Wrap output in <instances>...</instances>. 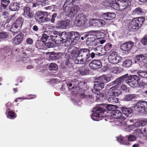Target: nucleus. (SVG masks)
I'll use <instances>...</instances> for the list:
<instances>
[{"instance_id":"obj_7","label":"nucleus","mask_w":147,"mask_h":147,"mask_svg":"<svg viewBox=\"0 0 147 147\" xmlns=\"http://www.w3.org/2000/svg\"><path fill=\"white\" fill-rule=\"evenodd\" d=\"M122 57L118 55L116 52L114 51L112 52L108 57V59L109 62L113 64L118 63L121 61Z\"/></svg>"},{"instance_id":"obj_24","label":"nucleus","mask_w":147,"mask_h":147,"mask_svg":"<svg viewBox=\"0 0 147 147\" xmlns=\"http://www.w3.org/2000/svg\"><path fill=\"white\" fill-rule=\"evenodd\" d=\"M120 10H124L131 5V1L130 0H123L122 1H120Z\"/></svg>"},{"instance_id":"obj_18","label":"nucleus","mask_w":147,"mask_h":147,"mask_svg":"<svg viewBox=\"0 0 147 147\" xmlns=\"http://www.w3.org/2000/svg\"><path fill=\"white\" fill-rule=\"evenodd\" d=\"M23 15L28 20L33 18L34 14L30 11V9L29 7H24L23 8Z\"/></svg>"},{"instance_id":"obj_63","label":"nucleus","mask_w":147,"mask_h":147,"mask_svg":"<svg viewBox=\"0 0 147 147\" xmlns=\"http://www.w3.org/2000/svg\"><path fill=\"white\" fill-rule=\"evenodd\" d=\"M128 140L129 141H132L134 140L136 138L135 136L133 135H130L127 137Z\"/></svg>"},{"instance_id":"obj_59","label":"nucleus","mask_w":147,"mask_h":147,"mask_svg":"<svg viewBox=\"0 0 147 147\" xmlns=\"http://www.w3.org/2000/svg\"><path fill=\"white\" fill-rule=\"evenodd\" d=\"M114 95L113 96H117L120 94V92L117 89V87L115 86V89H114Z\"/></svg>"},{"instance_id":"obj_52","label":"nucleus","mask_w":147,"mask_h":147,"mask_svg":"<svg viewBox=\"0 0 147 147\" xmlns=\"http://www.w3.org/2000/svg\"><path fill=\"white\" fill-rule=\"evenodd\" d=\"M103 48H105L106 52L107 51H109L111 49L112 45L111 44L108 43L106 44Z\"/></svg>"},{"instance_id":"obj_42","label":"nucleus","mask_w":147,"mask_h":147,"mask_svg":"<svg viewBox=\"0 0 147 147\" xmlns=\"http://www.w3.org/2000/svg\"><path fill=\"white\" fill-rule=\"evenodd\" d=\"M132 61L130 59H127L123 63V66L126 67H130L132 64Z\"/></svg>"},{"instance_id":"obj_45","label":"nucleus","mask_w":147,"mask_h":147,"mask_svg":"<svg viewBox=\"0 0 147 147\" xmlns=\"http://www.w3.org/2000/svg\"><path fill=\"white\" fill-rule=\"evenodd\" d=\"M7 117L9 119H13L16 117V116L13 112L10 111L8 112Z\"/></svg>"},{"instance_id":"obj_29","label":"nucleus","mask_w":147,"mask_h":147,"mask_svg":"<svg viewBox=\"0 0 147 147\" xmlns=\"http://www.w3.org/2000/svg\"><path fill=\"white\" fill-rule=\"evenodd\" d=\"M104 85L105 84L99 79L98 81L94 82V88H98L99 89L101 90L104 88Z\"/></svg>"},{"instance_id":"obj_14","label":"nucleus","mask_w":147,"mask_h":147,"mask_svg":"<svg viewBox=\"0 0 147 147\" xmlns=\"http://www.w3.org/2000/svg\"><path fill=\"white\" fill-rule=\"evenodd\" d=\"M146 124H147V119L141 121H138L136 122H135L134 125H129L127 128V130L130 132L131 130L134 129L135 127L144 126Z\"/></svg>"},{"instance_id":"obj_23","label":"nucleus","mask_w":147,"mask_h":147,"mask_svg":"<svg viewBox=\"0 0 147 147\" xmlns=\"http://www.w3.org/2000/svg\"><path fill=\"white\" fill-rule=\"evenodd\" d=\"M102 17L106 20H110L114 18L116 16V15L113 13L107 12L102 14Z\"/></svg>"},{"instance_id":"obj_34","label":"nucleus","mask_w":147,"mask_h":147,"mask_svg":"<svg viewBox=\"0 0 147 147\" xmlns=\"http://www.w3.org/2000/svg\"><path fill=\"white\" fill-rule=\"evenodd\" d=\"M142 9L140 7H137L134 9L132 11V13L134 15H142L144 13Z\"/></svg>"},{"instance_id":"obj_41","label":"nucleus","mask_w":147,"mask_h":147,"mask_svg":"<svg viewBox=\"0 0 147 147\" xmlns=\"http://www.w3.org/2000/svg\"><path fill=\"white\" fill-rule=\"evenodd\" d=\"M121 119L117 120L116 122V125H117L118 126H123L126 125L127 124V121L125 119H124L123 120L121 121Z\"/></svg>"},{"instance_id":"obj_26","label":"nucleus","mask_w":147,"mask_h":147,"mask_svg":"<svg viewBox=\"0 0 147 147\" xmlns=\"http://www.w3.org/2000/svg\"><path fill=\"white\" fill-rule=\"evenodd\" d=\"M13 47L11 46H7L4 48V49L7 52H10L11 54H13L14 53V51L17 52V54L20 53V49L17 48L14 49H13Z\"/></svg>"},{"instance_id":"obj_43","label":"nucleus","mask_w":147,"mask_h":147,"mask_svg":"<svg viewBox=\"0 0 147 147\" xmlns=\"http://www.w3.org/2000/svg\"><path fill=\"white\" fill-rule=\"evenodd\" d=\"M49 68L50 70L55 71L58 69V66L55 63H51L49 66Z\"/></svg>"},{"instance_id":"obj_31","label":"nucleus","mask_w":147,"mask_h":147,"mask_svg":"<svg viewBox=\"0 0 147 147\" xmlns=\"http://www.w3.org/2000/svg\"><path fill=\"white\" fill-rule=\"evenodd\" d=\"M111 75L109 74L107 75H103L100 78V80L102 82L105 84L109 82L111 80Z\"/></svg>"},{"instance_id":"obj_46","label":"nucleus","mask_w":147,"mask_h":147,"mask_svg":"<svg viewBox=\"0 0 147 147\" xmlns=\"http://www.w3.org/2000/svg\"><path fill=\"white\" fill-rule=\"evenodd\" d=\"M35 96L33 95H30L29 96H28L27 97H21L20 98H17V99L15 101L16 102L17 101V100H18V99H33L35 97Z\"/></svg>"},{"instance_id":"obj_11","label":"nucleus","mask_w":147,"mask_h":147,"mask_svg":"<svg viewBox=\"0 0 147 147\" xmlns=\"http://www.w3.org/2000/svg\"><path fill=\"white\" fill-rule=\"evenodd\" d=\"M70 20L67 19L59 21L55 25L56 28L60 29H65L67 28L69 25Z\"/></svg>"},{"instance_id":"obj_28","label":"nucleus","mask_w":147,"mask_h":147,"mask_svg":"<svg viewBox=\"0 0 147 147\" xmlns=\"http://www.w3.org/2000/svg\"><path fill=\"white\" fill-rule=\"evenodd\" d=\"M122 113L119 110H115L112 112V116L113 118L116 119H119L121 117Z\"/></svg>"},{"instance_id":"obj_61","label":"nucleus","mask_w":147,"mask_h":147,"mask_svg":"<svg viewBox=\"0 0 147 147\" xmlns=\"http://www.w3.org/2000/svg\"><path fill=\"white\" fill-rule=\"evenodd\" d=\"M100 90L98 88H95L92 90V91L95 94L98 95L100 93Z\"/></svg>"},{"instance_id":"obj_58","label":"nucleus","mask_w":147,"mask_h":147,"mask_svg":"<svg viewBox=\"0 0 147 147\" xmlns=\"http://www.w3.org/2000/svg\"><path fill=\"white\" fill-rule=\"evenodd\" d=\"M141 42L144 45H147V36H144L141 40Z\"/></svg>"},{"instance_id":"obj_2","label":"nucleus","mask_w":147,"mask_h":147,"mask_svg":"<svg viewBox=\"0 0 147 147\" xmlns=\"http://www.w3.org/2000/svg\"><path fill=\"white\" fill-rule=\"evenodd\" d=\"M105 110L101 107L97 106L94 108L93 110V113L91 116V118L96 121H99L102 120V117H105V115L104 114Z\"/></svg>"},{"instance_id":"obj_4","label":"nucleus","mask_w":147,"mask_h":147,"mask_svg":"<svg viewBox=\"0 0 147 147\" xmlns=\"http://www.w3.org/2000/svg\"><path fill=\"white\" fill-rule=\"evenodd\" d=\"M80 9L79 6H76L72 8L69 6H66V7H64L63 8L66 15L70 18L74 17L77 12L80 10Z\"/></svg>"},{"instance_id":"obj_51","label":"nucleus","mask_w":147,"mask_h":147,"mask_svg":"<svg viewBox=\"0 0 147 147\" xmlns=\"http://www.w3.org/2000/svg\"><path fill=\"white\" fill-rule=\"evenodd\" d=\"M96 19H93L89 21V24L93 27H96Z\"/></svg>"},{"instance_id":"obj_6","label":"nucleus","mask_w":147,"mask_h":147,"mask_svg":"<svg viewBox=\"0 0 147 147\" xmlns=\"http://www.w3.org/2000/svg\"><path fill=\"white\" fill-rule=\"evenodd\" d=\"M127 75L125 83L131 87H136L140 80L139 77L136 75H131L128 77V75Z\"/></svg>"},{"instance_id":"obj_44","label":"nucleus","mask_w":147,"mask_h":147,"mask_svg":"<svg viewBox=\"0 0 147 147\" xmlns=\"http://www.w3.org/2000/svg\"><path fill=\"white\" fill-rule=\"evenodd\" d=\"M96 31H92L87 32L84 36V38L90 36H94V34L95 33Z\"/></svg>"},{"instance_id":"obj_5","label":"nucleus","mask_w":147,"mask_h":147,"mask_svg":"<svg viewBox=\"0 0 147 147\" xmlns=\"http://www.w3.org/2000/svg\"><path fill=\"white\" fill-rule=\"evenodd\" d=\"M134 108L138 112L143 114L147 113V102H139L135 105Z\"/></svg>"},{"instance_id":"obj_22","label":"nucleus","mask_w":147,"mask_h":147,"mask_svg":"<svg viewBox=\"0 0 147 147\" xmlns=\"http://www.w3.org/2000/svg\"><path fill=\"white\" fill-rule=\"evenodd\" d=\"M24 37V34L20 33L13 38V42L14 45H18L20 44L23 40Z\"/></svg>"},{"instance_id":"obj_20","label":"nucleus","mask_w":147,"mask_h":147,"mask_svg":"<svg viewBox=\"0 0 147 147\" xmlns=\"http://www.w3.org/2000/svg\"><path fill=\"white\" fill-rule=\"evenodd\" d=\"M94 50L96 52V56H102L106 53L105 48L101 46H98L94 48Z\"/></svg>"},{"instance_id":"obj_17","label":"nucleus","mask_w":147,"mask_h":147,"mask_svg":"<svg viewBox=\"0 0 147 147\" xmlns=\"http://www.w3.org/2000/svg\"><path fill=\"white\" fill-rule=\"evenodd\" d=\"M73 59L75 63L77 64H82L85 63L87 59L81 57L77 53L75 54L73 57Z\"/></svg>"},{"instance_id":"obj_38","label":"nucleus","mask_w":147,"mask_h":147,"mask_svg":"<svg viewBox=\"0 0 147 147\" xmlns=\"http://www.w3.org/2000/svg\"><path fill=\"white\" fill-rule=\"evenodd\" d=\"M96 27H100L105 24V22L102 20L96 19Z\"/></svg>"},{"instance_id":"obj_55","label":"nucleus","mask_w":147,"mask_h":147,"mask_svg":"<svg viewBox=\"0 0 147 147\" xmlns=\"http://www.w3.org/2000/svg\"><path fill=\"white\" fill-rule=\"evenodd\" d=\"M75 0H66L63 5V7L68 6V5H69L71 3H73Z\"/></svg>"},{"instance_id":"obj_21","label":"nucleus","mask_w":147,"mask_h":147,"mask_svg":"<svg viewBox=\"0 0 147 147\" xmlns=\"http://www.w3.org/2000/svg\"><path fill=\"white\" fill-rule=\"evenodd\" d=\"M121 110L123 113L127 117H130L133 114L132 109L131 108L121 107Z\"/></svg>"},{"instance_id":"obj_47","label":"nucleus","mask_w":147,"mask_h":147,"mask_svg":"<svg viewBox=\"0 0 147 147\" xmlns=\"http://www.w3.org/2000/svg\"><path fill=\"white\" fill-rule=\"evenodd\" d=\"M134 61L135 63L142 61L141 54L136 55L134 58Z\"/></svg>"},{"instance_id":"obj_27","label":"nucleus","mask_w":147,"mask_h":147,"mask_svg":"<svg viewBox=\"0 0 147 147\" xmlns=\"http://www.w3.org/2000/svg\"><path fill=\"white\" fill-rule=\"evenodd\" d=\"M19 8V4L17 2L11 3L9 7V9L11 11H16Z\"/></svg>"},{"instance_id":"obj_56","label":"nucleus","mask_w":147,"mask_h":147,"mask_svg":"<svg viewBox=\"0 0 147 147\" xmlns=\"http://www.w3.org/2000/svg\"><path fill=\"white\" fill-rule=\"evenodd\" d=\"M45 46L48 48H53L55 46V44L54 42H49L45 44Z\"/></svg>"},{"instance_id":"obj_35","label":"nucleus","mask_w":147,"mask_h":147,"mask_svg":"<svg viewBox=\"0 0 147 147\" xmlns=\"http://www.w3.org/2000/svg\"><path fill=\"white\" fill-rule=\"evenodd\" d=\"M80 96L81 98L85 99L88 101L90 100L92 101V100L93 99V97L92 95H86L84 93L81 94L80 95Z\"/></svg>"},{"instance_id":"obj_53","label":"nucleus","mask_w":147,"mask_h":147,"mask_svg":"<svg viewBox=\"0 0 147 147\" xmlns=\"http://www.w3.org/2000/svg\"><path fill=\"white\" fill-rule=\"evenodd\" d=\"M49 37V36L47 35L45 33H43L42 34V37L41 38V41L42 42H44L47 40Z\"/></svg>"},{"instance_id":"obj_8","label":"nucleus","mask_w":147,"mask_h":147,"mask_svg":"<svg viewBox=\"0 0 147 147\" xmlns=\"http://www.w3.org/2000/svg\"><path fill=\"white\" fill-rule=\"evenodd\" d=\"M47 12L38 11L36 13L35 19L37 22L40 23L44 22L45 21H48L49 20L47 19Z\"/></svg>"},{"instance_id":"obj_10","label":"nucleus","mask_w":147,"mask_h":147,"mask_svg":"<svg viewBox=\"0 0 147 147\" xmlns=\"http://www.w3.org/2000/svg\"><path fill=\"white\" fill-rule=\"evenodd\" d=\"M23 21L21 18H18L13 23L11 27V31L13 33L20 31V29L22 27Z\"/></svg>"},{"instance_id":"obj_12","label":"nucleus","mask_w":147,"mask_h":147,"mask_svg":"<svg viewBox=\"0 0 147 147\" xmlns=\"http://www.w3.org/2000/svg\"><path fill=\"white\" fill-rule=\"evenodd\" d=\"M90 50L88 49H81L79 50L76 53L81 56V57L88 60L90 57Z\"/></svg>"},{"instance_id":"obj_13","label":"nucleus","mask_w":147,"mask_h":147,"mask_svg":"<svg viewBox=\"0 0 147 147\" xmlns=\"http://www.w3.org/2000/svg\"><path fill=\"white\" fill-rule=\"evenodd\" d=\"M63 34H64L63 33ZM64 34H63L61 36L57 35H51L49 36V37L53 41L57 44H59L65 42H66V38L64 36Z\"/></svg>"},{"instance_id":"obj_16","label":"nucleus","mask_w":147,"mask_h":147,"mask_svg":"<svg viewBox=\"0 0 147 147\" xmlns=\"http://www.w3.org/2000/svg\"><path fill=\"white\" fill-rule=\"evenodd\" d=\"M102 63L99 60H94L89 64V67L93 69H96L100 68L102 66Z\"/></svg>"},{"instance_id":"obj_33","label":"nucleus","mask_w":147,"mask_h":147,"mask_svg":"<svg viewBox=\"0 0 147 147\" xmlns=\"http://www.w3.org/2000/svg\"><path fill=\"white\" fill-rule=\"evenodd\" d=\"M136 95L135 94H129L125 96L124 100L126 101H131L136 98Z\"/></svg>"},{"instance_id":"obj_39","label":"nucleus","mask_w":147,"mask_h":147,"mask_svg":"<svg viewBox=\"0 0 147 147\" xmlns=\"http://www.w3.org/2000/svg\"><path fill=\"white\" fill-rule=\"evenodd\" d=\"M122 71V69L121 68L117 67L112 68L111 70V71L114 74L119 73Z\"/></svg>"},{"instance_id":"obj_48","label":"nucleus","mask_w":147,"mask_h":147,"mask_svg":"<svg viewBox=\"0 0 147 147\" xmlns=\"http://www.w3.org/2000/svg\"><path fill=\"white\" fill-rule=\"evenodd\" d=\"M57 13H55L52 15L51 18L50 19H49L47 18L48 20H49L48 21H50L52 23H54L55 21V18L57 17Z\"/></svg>"},{"instance_id":"obj_49","label":"nucleus","mask_w":147,"mask_h":147,"mask_svg":"<svg viewBox=\"0 0 147 147\" xmlns=\"http://www.w3.org/2000/svg\"><path fill=\"white\" fill-rule=\"evenodd\" d=\"M63 33L64 34V35H65L64 36L66 38H67V34L66 32H62L61 33H59V32H57V31H54L53 33V35H57L59 36H61V35H62V34H63Z\"/></svg>"},{"instance_id":"obj_9","label":"nucleus","mask_w":147,"mask_h":147,"mask_svg":"<svg viewBox=\"0 0 147 147\" xmlns=\"http://www.w3.org/2000/svg\"><path fill=\"white\" fill-rule=\"evenodd\" d=\"M86 15L83 13H80L76 17L74 22V25L77 26H82L86 22Z\"/></svg>"},{"instance_id":"obj_60","label":"nucleus","mask_w":147,"mask_h":147,"mask_svg":"<svg viewBox=\"0 0 147 147\" xmlns=\"http://www.w3.org/2000/svg\"><path fill=\"white\" fill-rule=\"evenodd\" d=\"M141 56L142 61L144 63L146 62L147 60V55H146V53L141 54Z\"/></svg>"},{"instance_id":"obj_36","label":"nucleus","mask_w":147,"mask_h":147,"mask_svg":"<svg viewBox=\"0 0 147 147\" xmlns=\"http://www.w3.org/2000/svg\"><path fill=\"white\" fill-rule=\"evenodd\" d=\"M79 72L81 75H85L88 74L89 73V71L84 67H82L79 68Z\"/></svg>"},{"instance_id":"obj_15","label":"nucleus","mask_w":147,"mask_h":147,"mask_svg":"<svg viewBox=\"0 0 147 147\" xmlns=\"http://www.w3.org/2000/svg\"><path fill=\"white\" fill-rule=\"evenodd\" d=\"M95 36L88 37L86 41L87 45L89 46H96L99 43V39H95Z\"/></svg>"},{"instance_id":"obj_30","label":"nucleus","mask_w":147,"mask_h":147,"mask_svg":"<svg viewBox=\"0 0 147 147\" xmlns=\"http://www.w3.org/2000/svg\"><path fill=\"white\" fill-rule=\"evenodd\" d=\"M127 75L122 76L119 78L117 79L115 81V83L118 85L121 84V83H125L126 78H127Z\"/></svg>"},{"instance_id":"obj_37","label":"nucleus","mask_w":147,"mask_h":147,"mask_svg":"<svg viewBox=\"0 0 147 147\" xmlns=\"http://www.w3.org/2000/svg\"><path fill=\"white\" fill-rule=\"evenodd\" d=\"M137 73L138 75L142 77L147 78V71L140 70Z\"/></svg>"},{"instance_id":"obj_57","label":"nucleus","mask_w":147,"mask_h":147,"mask_svg":"<svg viewBox=\"0 0 147 147\" xmlns=\"http://www.w3.org/2000/svg\"><path fill=\"white\" fill-rule=\"evenodd\" d=\"M8 36V34L6 32H0V40L1 39L5 38H7Z\"/></svg>"},{"instance_id":"obj_19","label":"nucleus","mask_w":147,"mask_h":147,"mask_svg":"<svg viewBox=\"0 0 147 147\" xmlns=\"http://www.w3.org/2000/svg\"><path fill=\"white\" fill-rule=\"evenodd\" d=\"M133 45V42L131 41L122 44L120 48L123 51H129L132 49Z\"/></svg>"},{"instance_id":"obj_64","label":"nucleus","mask_w":147,"mask_h":147,"mask_svg":"<svg viewBox=\"0 0 147 147\" xmlns=\"http://www.w3.org/2000/svg\"><path fill=\"white\" fill-rule=\"evenodd\" d=\"M10 2L9 0H6L5 1V4H2L1 5V7L4 9H5L7 7V4Z\"/></svg>"},{"instance_id":"obj_3","label":"nucleus","mask_w":147,"mask_h":147,"mask_svg":"<svg viewBox=\"0 0 147 147\" xmlns=\"http://www.w3.org/2000/svg\"><path fill=\"white\" fill-rule=\"evenodd\" d=\"M69 34L70 38H68V35L67 34V37L65 42L66 46H68L72 44L76 43L78 41L80 38L79 33L77 32L71 31Z\"/></svg>"},{"instance_id":"obj_1","label":"nucleus","mask_w":147,"mask_h":147,"mask_svg":"<svg viewBox=\"0 0 147 147\" xmlns=\"http://www.w3.org/2000/svg\"><path fill=\"white\" fill-rule=\"evenodd\" d=\"M144 20L145 18L143 17L133 18L129 23V29L131 31L138 30L141 27Z\"/></svg>"},{"instance_id":"obj_62","label":"nucleus","mask_w":147,"mask_h":147,"mask_svg":"<svg viewBox=\"0 0 147 147\" xmlns=\"http://www.w3.org/2000/svg\"><path fill=\"white\" fill-rule=\"evenodd\" d=\"M26 42L28 44L32 45L33 43V41L32 38H27L26 40Z\"/></svg>"},{"instance_id":"obj_50","label":"nucleus","mask_w":147,"mask_h":147,"mask_svg":"<svg viewBox=\"0 0 147 147\" xmlns=\"http://www.w3.org/2000/svg\"><path fill=\"white\" fill-rule=\"evenodd\" d=\"M116 106L113 105H108L106 107V109L109 111H112L115 110L114 109L115 107Z\"/></svg>"},{"instance_id":"obj_54","label":"nucleus","mask_w":147,"mask_h":147,"mask_svg":"<svg viewBox=\"0 0 147 147\" xmlns=\"http://www.w3.org/2000/svg\"><path fill=\"white\" fill-rule=\"evenodd\" d=\"M114 89H115V86H113L110 88L108 92V95L110 96H113L114 94Z\"/></svg>"},{"instance_id":"obj_25","label":"nucleus","mask_w":147,"mask_h":147,"mask_svg":"<svg viewBox=\"0 0 147 147\" xmlns=\"http://www.w3.org/2000/svg\"><path fill=\"white\" fill-rule=\"evenodd\" d=\"M120 1V0L113 1L109 3V6L115 10H120V5L119 3Z\"/></svg>"},{"instance_id":"obj_32","label":"nucleus","mask_w":147,"mask_h":147,"mask_svg":"<svg viewBox=\"0 0 147 147\" xmlns=\"http://www.w3.org/2000/svg\"><path fill=\"white\" fill-rule=\"evenodd\" d=\"M125 137L120 136L117 138V140L121 144L128 145L129 142L128 141H125Z\"/></svg>"},{"instance_id":"obj_40","label":"nucleus","mask_w":147,"mask_h":147,"mask_svg":"<svg viewBox=\"0 0 147 147\" xmlns=\"http://www.w3.org/2000/svg\"><path fill=\"white\" fill-rule=\"evenodd\" d=\"M108 101L112 104H115L118 102V100L117 98L114 97H111L108 99Z\"/></svg>"}]
</instances>
